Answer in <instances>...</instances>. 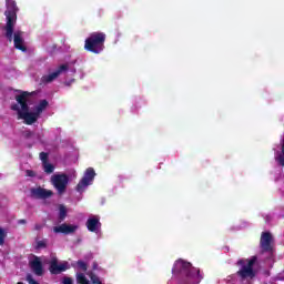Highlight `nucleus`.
I'll list each match as a JSON object with an SVG mask.
<instances>
[{
    "label": "nucleus",
    "mask_w": 284,
    "mask_h": 284,
    "mask_svg": "<svg viewBox=\"0 0 284 284\" xmlns=\"http://www.w3.org/2000/svg\"><path fill=\"white\" fill-rule=\"evenodd\" d=\"M26 172H27V176H31V178L37 176V173H34V171L32 170H27Z\"/></svg>",
    "instance_id": "27"
},
{
    "label": "nucleus",
    "mask_w": 284,
    "mask_h": 284,
    "mask_svg": "<svg viewBox=\"0 0 284 284\" xmlns=\"http://www.w3.org/2000/svg\"><path fill=\"white\" fill-rule=\"evenodd\" d=\"M65 216H68V209L64 205H60L59 207V220L65 221Z\"/></svg>",
    "instance_id": "18"
},
{
    "label": "nucleus",
    "mask_w": 284,
    "mask_h": 284,
    "mask_svg": "<svg viewBox=\"0 0 284 284\" xmlns=\"http://www.w3.org/2000/svg\"><path fill=\"white\" fill-rule=\"evenodd\" d=\"M94 176H97V172H94L93 168L87 169L83 178L78 183L75 190L77 192H83L94 181Z\"/></svg>",
    "instance_id": "8"
},
{
    "label": "nucleus",
    "mask_w": 284,
    "mask_h": 284,
    "mask_svg": "<svg viewBox=\"0 0 284 284\" xmlns=\"http://www.w3.org/2000/svg\"><path fill=\"white\" fill-rule=\"evenodd\" d=\"M258 257L256 256L239 260L236 265L240 267V270L236 272V276H239L241 281H252L256 278V274H258V272L254 270V265H256Z\"/></svg>",
    "instance_id": "4"
},
{
    "label": "nucleus",
    "mask_w": 284,
    "mask_h": 284,
    "mask_svg": "<svg viewBox=\"0 0 284 284\" xmlns=\"http://www.w3.org/2000/svg\"><path fill=\"white\" fill-rule=\"evenodd\" d=\"M12 39H13V45L16 50H21V52H26L28 50L23 40V31H20V30L16 32L13 31Z\"/></svg>",
    "instance_id": "12"
},
{
    "label": "nucleus",
    "mask_w": 284,
    "mask_h": 284,
    "mask_svg": "<svg viewBox=\"0 0 284 284\" xmlns=\"http://www.w3.org/2000/svg\"><path fill=\"white\" fill-rule=\"evenodd\" d=\"M42 166L45 174H52V172H54V166L49 162H45L44 164H42Z\"/></svg>",
    "instance_id": "21"
},
{
    "label": "nucleus",
    "mask_w": 284,
    "mask_h": 284,
    "mask_svg": "<svg viewBox=\"0 0 284 284\" xmlns=\"http://www.w3.org/2000/svg\"><path fill=\"white\" fill-rule=\"evenodd\" d=\"M77 230H79L78 225L67 223L53 227V232H55V234H74Z\"/></svg>",
    "instance_id": "14"
},
{
    "label": "nucleus",
    "mask_w": 284,
    "mask_h": 284,
    "mask_svg": "<svg viewBox=\"0 0 284 284\" xmlns=\"http://www.w3.org/2000/svg\"><path fill=\"white\" fill-rule=\"evenodd\" d=\"M37 94V91L28 92L22 91L21 94L16 95V101L21 105V110L19 111V118L22 119L26 123V125H32L33 123H37V120L39 119L38 113L30 112V106L28 105V99L29 97H34Z\"/></svg>",
    "instance_id": "2"
},
{
    "label": "nucleus",
    "mask_w": 284,
    "mask_h": 284,
    "mask_svg": "<svg viewBox=\"0 0 284 284\" xmlns=\"http://www.w3.org/2000/svg\"><path fill=\"white\" fill-rule=\"evenodd\" d=\"M272 243H274V237L272 236V233L270 232H262L261 240H260V247L262 252H274V247L272 246Z\"/></svg>",
    "instance_id": "10"
},
{
    "label": "nucleus",
    "mask_w": 284,
    "mask_h": 284,
    "mask_svg": "<svg viewBox=\"0 0 284 284\" xmlns=\"http://www.w3.org/2000/svg\"><path fill=\"white\" fill-rule=\"evenodd\" d=\"M62 284H74V281L72 280V277H64Z\"/></svg>",
    "instance_id": "26"
},
{
    "label": "nucleus",
    "mask_w": 284,
    "mask_h": 284,
    "mask_svg": "<svg viewBox=\"0 0 284 284\" xmlns=\"http://www.w3.org/2000/svg\"><path fill=\"white\" fill-rule=\"evenodd\" d=\"M87 227L89 232H98L99 227H101V222L99 221V217L97 216L90 217L87 221Z\"/></svg>",
    "instance_id": "16"
},
{
    "label": "nucleus",
    "mask_w": 284,
    "mask_h": 284,
    "mask_svg": "<svg viewBox=\"0 0 284 284\" xmlns=\"http://www.w3.org/2000/svg\"><path fill=\"white\" fill-rule=\"evenodd\" d=\"M34 230L39 232L40 230H43V224H36Z\"/></svg>",
    "instance_id": "28"
},
{
    "label": "nucleus",
    "mask_w": 284,
    "mask_h": 284,
    "mask_svg": "<svg viewBox=\"0 0 284 284\" xmlns=\"http://www.w3.org/2000/svg\"><path fill=\"white\" fill-rule=\"evenodd\" d=\"M26 223H28V221L23 219L18 221V225H26Z\"/></svg>",
    "instance_id": "29"
},
{
    "label": "nucleus",
    "mask_w": 284,
    "mask_h": 284,
    "mask_svg": "<svg viewBox=\"0 0 284 284\" xmlns=\"http://www.w3.org/2000/svg\"><path fill=\"white\" fill-rule=\"evenodd\" d=\"M51 183L57 189L58 194H65L68 183H70V178L65 173L54 174L51 176Z\"/></svg>",
    "instance_id": "6"
},
{
    "label": "nucleus",
    "mask_w": 284,
    "mask_h": 284,
    "mask_svg": "<svg viewBox=\"0 0 284 284\" xmlns=\"http://www.w3.org/2000/svg\"><path fill=\"white\" fill-rule=\"evenodd\" d=\"M30 267L36 276H41L43 274V263L38 256L30 262Z\"/></svg>",
    "instance_id": "15"
},
{
    "label": "nucleus",
    "mask_w": 284,
    "mask_h": 284,
    "mask_svg": "<svg viewBox=\"0 0 284 284\" xmlns=\"http://www.w3.org/2000/svg\"><path fill=\"white\" fill-rule=\"evenodd\" d=\"M36 243V250H45V247H48V240H40Z\"/></svg>",
    "instance_id": "20"
},
{
    "label": "nucleus",
    "mask_w": 284,
    "mask_h": 284,
    "mask_svg": "<svg viewBox=\"0 0 284 284\" xmlns=\"http://www.w3.org/2000/svg\"><path fill=\"white\" fill-rule=\"evenodd\" d=\"M7 10L4 11V17L7 23L3 27L4 37L8 41L12 42V34H14V27L17 26V12H19V7H17V1L7 0L6 1Z\"/></svg>",
    "instance_id": "3"
},
{
    "label": "nucleus",
    "mask_w": 284,
    "mask_h": 284,
    "mask_svg": "<svg viewBox=\"0 0 284 284\" xmlns=\"http://www.w3.org/2000/svg\"><path fill=\"white\" fill-rule=\"evenodd\" d=\"M30 192H31V199H42V200L50 199V196L54 194L52 191L45 190L41 186L32 187Z\"/></svg>",
    "instance_id": "13"
},
{
    "label": "nucleus",
    "mask_w": 284,
    "mask_h": 284,
    "mask_svg": "<svg viewBox=\"0 0 284 284\" xmlns=\"http://www.w3.org/2000/svg\"><path fill=\"white\" fill-rule=\"evenodd\" d=\"M77 283L78 284H90V281H88V277H85V274L78 273L77 274Z\"/></svg>",
    "instance_id": "19"
},
{
    "label": "nucleus",
    "mask_w": 284,
    "mask_h": 284,
    "mask_svg": "<svg viewBox=\"0 0 284 284\" xmlns=\"http://www.w3.org/2000/svg\"><path fill=\"white\" fill-rule=\"evenodd\" d=\"M68 270V263L59 264V260L57 257H52L49 262V272L53 275H59L62 272H65Z\"/></svg>",
    "instance_id": "11"
},
{
    "label": "nucleus",
    "mask_w": 284,
    "mask_h": 284,
    "mask_svg": "<svg viewBox=\"0 0 284 284\" xmlns=\"http://www.w3.org/2000/svg\"><path fill=\"white\" fill-rule=\"evenodd\" d=\"M48 153H45V152H41L40 153V161H42V165L44 164V163H48Z\"/></svg>",
    "instance_id": "24"
},
{
    "label": "nucleus",
    "mask_w": 284,
    "mask_h": 284,
    "mask_svg": "<svg viewBox=\"0 0 284 284\" xmlns=\"http://www.w3.org/2000/svg\"><path fill=\"white\" fill-rule=\"evenodd\" d=\"M172 274L178 278V284H199L203 281L201 270L192 266V263L178 260L172 268Z\"/></svg>",
    "instance_id": "1"
},
{
    "label": "nucleus",
    "mask_w": 284,
    "mask_h": 284,
    "mask_svg": "<svg viewBox=\"0 0 284 284\" xmlns=\"http://www.w3.org/2000/svg\"><path fill=\"white\" fill-rule=\"evenodd\" d=\"M69 67L68 64H61L55 71L49 74H44L40 79L41 85H48V83H52L53 81H57L63 72H68Z\"/></svg>",
    "instance_id": "7"
},
{
    "label": "nucleus",
    "mask_w": 284,
    "mask_h": 284,
    "mask_svg": "<svg viewBox=\"0 0 284 284\" xmlns=\"http://www.w3.org/2000/svg\"><path fill=\"white\" fill-rule=\"evenodd\" d=\"M94 176H97V172H94L93 168L87 169L83 178L78 183L75 190L77 192H83L94 181Z\"/></svg>",
    "instance_id": "9"
},
{
    "label": "nucleus",
    "mask_w": 284,
    "mask_h": 284,
    "mask_svg": "<svg viewBox=\"0 0 284 284\" xmlns=\"http://www.w3.org/2000/svg\"><path fill=\"white\" fill-rule=\"evenodd\" d=\"M106 36L103 32H92L84 41V50L93 54H101L105 50Z\"/></svg>",
    "instance_id": "5"
},
{
    "label": "nucleus",
    "mask_w": 284,
    "mask_h": 284,
    "mask_svg": "<svg viewBox=\"0 0 284 284\" xmlns=\"http://www.w3.org/2000/svg\"><path fill=\"white\" fill-rule=\"evenodd\" d=\"M78 266L80 267V270H82V272H88V264L83 261H78Z\"/></svg>",
    "instance_id": "23"
},
{
    "label": "nucleus",
    "mask_w": 284,
    "mask_h": 284,
    "mask_svg": "<svg viewBox=\"0 0 284 284\" xmlns=\"http://www.w3.org/2000/svg\"><path fill=\"white\" fill-rule=\"evenodd\" d=\"M92 268L93 270H99V264L97 262H93Z\"/></svg>",
    "instance_id": "30"
},
{
    "label": "nucleus",
    "mask_w": 284,
    "mask_h": 284,
    "mask_svg": "<svg viewBox=\"0 0 284 284\" xmlns=\"http://www.w3.org/2000/svg\"><path fill=\"white\" fill-rule=\"evenodd\" d=\"M11 110L18 113V119H19V112H23V109H19V104L11 105Z\"/></svg>",
    "instance_id": "25"
},
{
    "label": "nucleus",
    "mask_w": 284,
    "mask_h": 284,
    "mask_svg": "<svg viewBox=\"0 0 284 284\" xmlns=\"http://www.w3.org/2000/svg\"><path fill=\"white\" fill-rule=\"evenodd\" d=\"M49 103L48 100H41L39 104L36 106V113H38V116L48 108Z\"/></svg>",
    "instance_id": "17"
},
{
    "label": "nucleus",
    "mask_w": 284,
    "mask_h": 284,
    "mask_svg": "<svg viewBox=\"0 0 284 284\" xmlns=\"http://www.w3.org/2000/svg\"><path fill=\"white\" fill-rule=\"evenodd\" d=\"M6 236H8V233H6V230L0 227V245L6 243Z\"/></svg>",
    "instance_id": "22"
}]
</instances>
